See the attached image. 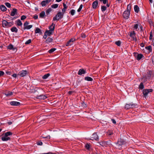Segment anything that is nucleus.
Instances as JSON below:
<instances>
[{
	"instance_id": "de8ad7c7",
	"label": "nucleus",
	"mask_w": 154,
	"mask_h": 154,
	"mask_svg": "<svg viewBox=\"0 0 154 154\" xmlns=\"http://www.w3.org/2000/svg\"><path fill=\"white\" fill-rule=\"evenodd\" d=\"M83 7V5L82 4H81L79 8L78 9L77 11L78 12H79L81 11L82 9V8Z\"/></svg>"
},
{
	"instance_id": "423d86ee",
	"label": "nucleus",
	"mask_w": 154,
	"mask_h": 154,
	"mask_svg": "<svg viewBox=\"0 0 154 154\" xmlns=\"http://www.w3.org/2000/svg\"><path fill=\"white\" fill-rule=\"evenodd\" d=\"M29 23L27 21H26L23 24L24 28L23 29L24 30L27 29H29L31 28L32 26V25H28Z\"/></svg>"
},
{
	"instance_id": "a19ab883",
	"label": "nucleus",
	"mask_w": 154,
	"mask_h": 154,
	"mask_svg": "<svg viewBox=\"0 0 154 154\" xmlns=\"http://www.w3.org/2000/svg\"><path fill=\"white\" fill-rule=\"evenodd\" d=\"M58 5L57 4H53L51 6V7L52 8H57L58 7Z\"/></svg>"
},
{
	"instance_id": "c85d7f7f",
	"label": "nucleus",
	"mask_w": 154,
	"mask_h": 154,
	"mask_svg": "<svg viewBox=\"0 0 154 154\" xmlns=\"http://www.w3.org/2000/svg\"><path fill=\"white\" fill-rule=\"evenodd\" d=\"M12 134H13L12 132L10 131H8L5 133V135L6 137H8L9 136L11 135Z\"/></svg>"
},
{
	"instance_id": "4c0bfd02",
	"label": "nucleus",
	"mask_w": 154,
	"mask_h": 154,
	"mask_svg": "<svg viewBox=\"0 0 154 154\" xmlns=\"http://www.w3.org/2000/svg\"><path fill=\"white\" fill-rule=\"evenodd\" d=\"M139 88L140 89H143L144 88V86L142 82H141L139 86Z\"/></svg>"
},
{
	"instance_id": "7c9ffc66",
	"label": "nucleus",
	"mask_w": 154,
	"mask_h": 154,
	"mask_svg": "<svg viewBox=\"0 0 154 154\" xmlns=\"http://www.w3.org/2000/svg\"><path fill=\"white\" fill-rule=\"evenodd\" d=\"M17 24L18 26H21L22 25V23L20 20H17L16 21Z\"/></svg>"
},
{
	"instance_id": "a211bd4d",
	"label": "nucleus",
	"mask_w": 154,
	"mask_h": 154,
	"mask_svg": "<svg viewBox=\"0 0 154 154\" xmlns=\"http://www.w3.org/2000/svg\"><path fill=\"white\" fill-rule=\"evenodd\" d=\"M135 35L136 33L134 31H133L132 32H130V37H131L132 38H133L134 37H135Z\"/></svg>"
},
{
	"instance_id": "4be33fe9",
	"label": "nucleus",
	"mask_w": 154,
	"mask_h": 154,
	"mask_svg": "<svg viewBox=\"0 0 154 154\" xmlns=\"http://www.w3.org/2000/svg\"><path fill=\"white\" fill-rule=\"evenodd\" d=\"M48 2H47V1L46 0L45 1H43L41 2V5L42 7H44L46 5L48 4Z\"/></svg>"
},
{
	"instance_id": "13d9d810",
	"label": "nucleus",
	"mask_w": 154,
	"mask_h": 154,
	"mask_svg": "<svg viewBox=\"0 0 154 154\" xmlns=\"http://www.w3.org/2000/svg\"><path fill=\"white\" fill-rule=\"evenodd\" d=\"M26 18V16H25L24 15H23L21 16V19L22 20H23L25 19Z\"/></svg>"
},
{
	"instance_id": "5fc2aeb1",
	"label": "nucleus",
	"mask_w": 154,
	"mask_h": 154,
	"mask_svg": "<svg viewBox=\"0 0 154 154\" xmlns=\"http://www.w3.org/2000/svg\"><path fill=\"white\" fill-rule=\"evenodd\" d=\"M138 54V53H137V52H134L133 53V54L134 55V56L137 59V54Z\"/></svg>"
},
{
	"instance_id": "0e129e2a",
	"label": "nucleus",
	"mask_w": 154,
	"mask_h": 154,
	"mask_svg": "<svg viewBox=\"0 0 154 154\" xmlns=\"http://www.w3.org/2000/svg\"><path fill=\"white\" fill-rule=\"evenodd\" d=\"M111 120H112V123L113 124H116V121H115V120L114 119H111Z\"/></svg>"
},
{
	"instance_id": "8fccbe9b",
	"label": "nucleus",
	"mask_w": 154,
	"mask_h": 154,
	"mask_svg": "<svg viewBox=\"0 0 154 154\" xmlns=\"http://www.w3.org/2000/svg\"><path fill=\"white\" fill-rule=\"evenodd\" d=\"M75 11L74 10L72 9L71 10L70 13L72 15H73L75 13Z\"/></svg>"
},
{
	"instance_id": "79ce46f5",
	"label": "nucleus",
	"mask_w": 154,
	"mask_h": 154,
	"mask_svg": "<svg viewBox=\"0 0 154 154\" xmlns=\"http://www.w3.org/2000/svg\"><path fill=\"white\" fill-rule=\"evenodd\" d=\"M52 9L51 8H49L46 11V13L47 15H48L50 12L51 11Z\"/></svg>"
},
{
	"instance_id": "f704fd0d",
	"label": "nucleus",
	"mask_w": 154,
	"mask_h": 154,
	"mask_svg": "<svg viewBox=\"0 0 154 154\" xmlns=\"http://www.w3.org/2000/svg\"><path fill=\"white\" fill-rule=\"evenodd\" d=\"M152 72L151 71H149L148 72V76L149 78H151L152 76Z\"/></svg>"
},
{
	"instance_id": "6ab92c4d",
	"label": "nucleus",
	"mask_w": 154,
	"mask_h": 154,
	"mask_svg": "<svg viewBox=\"0 0 154 154\" xmlns=\"http://www.w3.org/2000/svg\"><path fill=\"white\" fill-rule=\"evenodd\" d=\"M97 144V146H99V145H101L102 146H105V144L104 141L100 142H98Z\"/></svg>"
},
{
	"instance_id": "49530a36",
	"label": "nucleus",
	"mask_w": 154,
	"mask_h": 154,
	"mask_svg": "<svg viewBox=\"0 0 154 154\" xmlns=\"http://www.w3.org/2000/svg\"><path fill=\"white\" fill-rule=\"evenodd\" d=\"M6 6L8 8H10L11 6V4L8 2H6L5 3Z\"/></svg>"
},
{
	"instance_id": "69168bd1",
	"label": "nucleus",
	"mask_w": 154,
	"mask_h": 154,
	"mask_svg": "<svg viewBox=\"0 0 154 154\" xmlns=\"http://www.w3.org/2000/svg\"><path fill=\"white\" fill-rule=\"evenodd\" d=\"M33 18L35 19H37L38 18V16L35 15L34 16Z\"/></svg>"
},
{
	"instance_id": "09e8293b",
	"label": "nucleus",
	"mask_w": 154,
	"mask_h": 154,
	"mask_svg": "<svg viewBox=\"0 0 154 154\" xmlns=\"http://www.w3.org/2000/svg\"><path fill=\"white\" fill-rule=\"evenodd\" d=\"M100 2H103L104 4H105L108 2V0H100Z\"/></svg>"
},
{
	"instance_id": "58836bf2",
	"label": "nucleus",
	"mask_w": 154,
	"mask_h": 154,
	"mask_svg": "<svg viewBox=\"0 0 154 154\" xmlns=\"http://www.w3.org/2000/svg\"><path fill=\"white\" fill-rule=\"evenodd\" d=\"M107 8L105 6H101V11H102L103 12L104 11L106 10Z\"/></svg>"
},
{
	"instance_id": "0eeeda50",
	"label": "nucleus",
	"mask_w": 154,
	"mask_h": 154,
	"mask_svg": "<svg viewBox=\"0 0 154 154\" xmlns=\"http://www.w3.org/2000/svg\"><path fill=\"white\" fill-rule=\"evenodd\" d=\"M27 74V72L26 70H22L20 71L17 74V75H20L21 77H23L25 76Z\"/></svg>"
},
{
	"instance_id": "412c9836",
	"label": "nucleus",
	"mask_w": 154,
	"mask_h": 154,
	"mask_svg": "<svg viewBox=\"0 0 154 154\" xmlns=\"http://www.w3.org/2000/svg\"><path fill=\"white\" fill-rule=\"evenodd\" d=\"M131 7V4L128 5L127 6V10L126 11H128V12L130 13Z\"/></svg>"
},
{
	"instance_id": "603ef678",
	"label": "nucleus",
	"mask_w": 154,
	"mask_h": 154,
	"mask_svg": "<svg viewBox=\"0 0 154 154\" xmlns=\"http://www.w3.org/2000/svg\"><path fill=\"white\" fill-rule=\"evenodd\" d=\"M31 42V39H29L28 40H27V41H26V42H25V44H29V43H30Z\"/></svg>"
},
{
	"instance_id": "c03bdc74",
	"label": "nucleus",
	"mask_w": 154,
	"mask_h": 154,
	"mask_svg": "<svg viewBox=\"0 0 154 154\" xmlns=\"http://www.w3.org/2000/svg\"><path fill=\"white\" fill-rule=\"evenodd\" d=\"M55 25V24H54L53 23H52L51 25L49 27V28L50 29L49 30H51L52 29H53L52 28L53 27L54 28V29Z\"/></svg>"
},
{
	"instance_id": "4468645a",
	"label": "nucleus",
	"mask_w": 154,
	"mask_h": 154,
	"mask_svg": "<svg viewBox=\"0 0 154 154\" xmlns=\"http://www.w3.org/2000/svg\"><path fill=\"white\" fill-rule=\"evenodd\" d=\"M86 72L85 70L83 69H80L78 72V74L79 75H82V74H84Z\"/></svg>"
},
{
	"instance_id": "ddd939ff",
	"label": "nucleus",
	"mask_w": 154,
	"mask_h": 154,
	"mask_svg": "<svg viewBox=\"0 0 154 154\" xmlns=\"http://www.w3.org/2000/svg\"><path fill=\"white\" fill-rule=\"evenodd\" d=\"M36 98L38 99L44 100L47 98V97L45 95H41L39 96H37L36 97Z\"/></svg>"
},
{
	"instance_id": "3c124183",
	"label": "nucleus",
	"mask_w": 154,
	"mask_h": 154,
	"mask_svg": "<svg viewBox=\"0 0 154 154\" xmlns=\"http://www.w3.org/2000/svg\"><path fill=\"white\" fill-rule=\"evenodd\" d=\"M138 25L137 24H135L133 27L134 29H137L138 28Z\"/></svg>"
},
{
	"instance_id": "338daca9",
	"label": "nucleus",
	"mask_w": 154,
	"mask_h": 154,
	"mask_svg": "<svg viewBox=\"0 0 154 154\" xmlns=\"http://www.w3.org/2000/svg\"><path fill=\"white\" fill-rule=\"evenodd\" d=\"M140 46L142 47H144V44L143 43H142L140 44Z\"/></svg>"
},
{
	"instance_id": "f257e3e1",
	"label": "nucleus",
	"mask_w": 154,
	"mask_h": 154,
	"mask_svg": "<svg viewBox=\"0 0 154 154\" xmlns=\"http://www.w3.org/2000/svg\"><path fill=\"white\" fill-rule=\"evenodd\" d=\"M13 25V22H8L6 20H3L2 26L4 27L8 28L11 27Z\"/></svg>"
},
{
	"instance_id": "1a4fd4ad",
	"label": "nucleus",
	"mask_w": 154,
	"mask_h": 154,
	"mask_svg": "<svg viewBox=\"0 0 154 154\" xmlns=\"http://www.w3.org/2000/svg\"><path fill=\"white\" fill-rule=\"evenodd\" d=\"M75 40V38H72L70 39L66 44V46H68L71 45H72L73 42Z\"/></svg>"
},
{
	"instance_id": "6e6552de",
	"label": "nucleus",
	"mask_w": 154,
	"mask_h": 154,
	"mask_svg": "<svg viewBox=\"0 0 154 154\" xmlns=\"http://www.w3.org/2000/svg\"><path fill=\"white\" fill-rule=\"evenodd\" d=\"M130 13L128 11H125L122 15L123 17L126 19H128L129 17Z\"/></svg>"
},
{
	"instance_id": "72a5a7b5",
	"label": "nucleus",
	"mask_w": 154,
	"mask_h": 154,
	"mask_svg": "<svg viewBox=\"0 0 154 154\" xmlns=\"http://www.w3.org/2000/svg\"><path fill=\"white\" fill-rule=\"evenodd\" d=\"M50 75L49 73H47L44 75L42 77V78L44 79H46Z\"/></svg>"
},
{
	"instance_id": "c756f323",
	"label": "nucleus",
	"mask_w": 154,
	"mask_h": 154,
	"mask_svg": "<svg viewBox=\"0 0 154 154\" xmlns=\"http://www.w3.org/2000/svg\"><path fill=\"white\" fill-rule=\"evenodd\" d=\"M45 16V12L44 11H42L39 14V17L41 18H43Z\"/></svg>"
},
{
	"instance_id": "39448f33",
	"label": "nucleus",
	"mask_w": 154,
	"mask_h": 154,
	"mask_svg": "<svg viewBox=\"0 0 154 154\" xmlns=\"http://www.w3.org/2000/svg\"><path fill=\"white\" fill-rule=\"evenodd\" d=\"M152 91L153 90L152 89H143V97H146L149 93L152 92Z\"/></svg>"
},
{
	"instance_id": "cd10ccee",
	"label": "nucleus",
	"mask_w": 154,
	"mask_h": 154,
	"mask_svg": "<svg viewBox=\"0 0 154 154\" xmlns=\"http://www.w3.org/2000/svg\"><path fill=\"white\" fill-rule=\"evenodd\" d=\"M35 32L36 33H42L41 31L39 28H36L35 30Z\"/></svg>"
},
{
	"instance_id": "9b49d317",
	"label": "nucleus",
	"mask_w": 154,
	"mask_h": 154,
	"mask_svg": "<svg viewBox=\"0 0 154 154\" xmlns=\"http://www.w3.org/2000/svg\"><path fill=\"white\" fill-rule=\"evenodd\" d=\"M52 28L53 29L51 30H46L45 33L47 35L50 36L52 34V32H53L54 31V28L53 27Z\"/></svg>"
},
{
	"instance_id": "6e6d98bb",
	"label": "nucleus",
	"mask_w": 154,
	"mask_h": 154,
	"mask_svg": "<svg viewBox=\"0 0 154 154\" xmlns=\"http://www.w3.org/2000/svg\"><path fill=\"white\" fill-rule=\"evenodd\" d=\"M152 32L151 31L150 33V36L149 37V40H151L152 39Z\"/></svg>"
},
{
	"instance_id": "774afa93",
	"label": "nucleus",
	"mask_w": 154,
	"mask_h": 154,
	"mask_svg": "<svg viewBox=\"0 0 154 154\" xmlns=\"http://www.w3.org/2000/svg\"><path fill=\"white\" fill-rule=\"evenodd\" d=\"M12 76L14 78H16L17 77V75L16 74L14 73L12 75Z\"/></svg>"
},
{
	"instance_id": "ea45409f",
	"label": "nucleus",
	"mask_w": 154,
	"mask_h": 154,
	"mask_svg": "<svg viewBox=\"0 0 154 154\" xmlns=\"http://www.w3.org/2000/svg\"><path fill=\"white\" fill-rule=\"evenodd\" d=\"M115 43L117 46H120L121 45V42L120 41H118L116 42Z\"/></svg>"
},
{
	"instance_id": "37998d69",
	"label": "nucleus",
	"mask_w": 154,
	"mask_h": 154,
	"mask_svg": "<svg viewBox=\"0 0 154 154\" xmlns=\"http://www.w3.org/2000/svg\"><path fill=\"white\" fill-rule=\"evenodd\" d=\"M85 148L87 149H89L90 148V145L88 143H86L85 146Z\"/></svg>"
},
{
	"instance_id": "aec40b11",
	"label": "nucleus",
	"mask_w": 154,
	"mask_h": 154,
	"mask_svg": "<svg viewBox=\"0 0 154 154\" xmlns=\"http://www.w3.org/2000/svg\"><path fill=\"white\" fill-rule=\"evenodd\" d=\"M134 10L136 13H138L139 11V8L137 5H135L134 6Z\"/></svg>"
},
{
	"instance_id": "bf43d9fd",
	"label": "nucleus",
	"mask_w": 154,
	"mask_h": 154,
	"mask_svg": "<svg viewBox=\"0 0 154 154\" xmlns=\"http://www.w3.org/2000/svg\"><path fill=\"white\" fill-rule=\"evenodd\" d=\"M81 37L82 38H85L86 37V35L84 33H82L81 35Z\"/></svg>"
},
{
	"instance_id": "dca6fc26",
	"label": "nucleus",
	"mask_w": 154,
	"mask_h": 154,
	"mask_svg": "<svg viewBox=\"0 0 154 154\" xmlns=\"http://www.w3.org/2000/svg\"><path fill=\"white\" fill-rule=\"evenodd\" d=\"M17 13V9L15 8H13L12 11L11 12V16H14Z\"/></svg>"
},
{
	"instance_id": "20e7f679",
	"label": "nucleus",
	"mask_w": 154,
	"mask_h": 154,
	"mask_svg": "<svg viewBox=\"0 0 154 154\" xmlns=\"http://www.w3.org/2000/svg\"><path fill=\"white\" fill-rule=\"evenodd\" d=\"M63 14L60 12H59L56 15V16L54 17L53 18V20H58L59 19H61L63 17Z\"/></svg>"
},
{
	"instance_id": "f8f14e48",
	"label": "nucleus",
	"mask_w": 154,
	"mask_h": 154,
	"mask_svg": "<svg viewBox=\"0 0 154 154\" xmlns=\"http://www.w3.org/2000/svg\"><path fill=\"white\" fill-rule=\"evenodd\" d=\"M13 93L9 91H6L4 93L7 97H9L13 95Z\"/></svg>"
},
{
	"instance_id": "f03ea898",
	"label": "nucleus",
	"mask_w": 154,
	"mask_h": 154,
	"mask_svg": "<svg viewBox=\"0 0 154 154\" xmlns=\"http://www.w3.org/2000/svg\"><path fill=\"white\" fill-rule=\"evenodd\" d=\"M137 105L135 103H126L125 106V108L126 109H133L137 107Z\"/></svg>"
},
{
	"instance_id": "a878e982",
	"label": "nucleus",
	"mask_w": 154,
	"mask_h": 154,
	"mask_svg": "<svg viewBox=\"0 0 154 154\" xmlns=\"http://www.w3.org/2000/svg\"><path fill=\"white\" fill-rule=\"evenodd\" d=\"M53 39L50 37L46 39L45 42L46 43H48L51 42H52Z\"/></svg>"
},
{
	"instance_id": "a18cd8bd",
	"label": "nucleus",
	"mask_w": 154,
	"mask_h": 154,
	"mask_svg": "<svg viewBox=\"0 0 154 154\" xmlns=\"http://www.w3.org/2000/svg\"><path fill=\"white\" fill-rule=\"evenodd\" d=\"M56 49V48H52V49H51L48 52H49V53H52Z\"/></svg>"
},
{
	"instance_id": "4d7b16f0",
	"label": "nucleus",
	"mask_w": 154,
	"mask_h": 154,
	"mask_svg": "<svg viewBox=\"0 0 154 154\" xmlns=\"http://www.w3.org/2000/svg\"><path fill=\"white\" fill-rule=\"evenodd\" d=\"M105 146H106L107 145H110V141H105Z\"/></svg>"
},
{
	"instance_id": "052dcab7",
	"label": "nucleus",
	"mask_w": 154,
	"mask_h": 154,
	"mask_svg": "<svg viewBox=\"0 0 154 154\" xmlns=\"http://www.w3.org/2000/svg\"><path fill=\"white\" fill-rule=\"evenodd\" d=\"M42 137L43 138H46L47 139H49L50 138V136L48 135L46 137Z\"/></svg>"
},
{
	"instance_id": "e433bc0d",
	"label": "nucleus",
	"mask_w": 154,
	"mask_h": 154,
	"mask_svg": "<svg viewBox=\"0 0 154 154\" xmlns=\"http://www.w3.org/2000/svg\"><path fill=\"white\" fill-rule=\"evenodd\" d=\"M92 7L94 9L96 8V0L94 1L93 3Z\"/></svg>"
},
{
	"instance_id": "393cba45",
	"label": "nucleus",
	"mask_w": 154,
	"mask_h": 154,
	"mask_svg": "<svg viewBox=\"0 0 154 154\" xmlns=\"http://www.w3.org/2000/svg\"><path fill=\"white\" fill-rule=\"evenodd\" d=\"M145 48L149 51V52H151L152 51V46L151 45H149L145 47Z\"/></svg>"
},
{
	"instance_id": "5701e85b",
	"label": "nucleus",
	"mask_w": 154,
	"mask_h": 154,
	"mask_svg": "<svg viewBox=\"0 0 154 154\" xmlns=\"http://www.w3.org/2000/svg\"><path fill=\"white\" fill-rule=\"evenodd\" d=\"M144 56L143 55L141 54H137V60H139L142 59Z\"/></svg>"
},
{
	"instance_id": "2f4dec72",
	"label": "nucleus",
	"mask_w": 154,
	"mask_h": 154,
	"mask_svg": "<svg viewBox=\"0 0 154 154\" xmlns=\"http://www.w3.org/2000/svg\"><path fill=\"white\" fill-rule=\"evenodd\" d=\"M8 48L10 50L12 49L13 50L15 49V48H14L13 46L11 44L10 45L8 46Z\"/></svg>"
},
{
	"instance_id": "680f3d73",
	"label": "nucleus",
	"mask_w": 154,
	"mask_h": 154,
	"mask_svg": "<svg viewBox=\"0 0 154 154\" xmlns=\"http://www.w3.org/2000/svg\"><path fill=\"white\" fill-rule=\"evenodd\" d=\"M4 74V72L2 71H0V77L2 76Z\"/></svg>"
},
{
	"instance_id": "9d476101",
	"label": "nucleus",
	"mask_w": 154,
	"mask_h": 154,
	"mask_svg": "<svg viewBox=\"0 0 154 154\" xmlns=\"http://www.w3.org/2000/svg\"><path fill=\"white\" fill-rule=\"evenodd\" d=\"M10 104L13 106H18L20 105V103L18 102L12 101L10 102Z\"/></svg>"
},
{
	"instance_id": "e2e57ef3",
	"label": "nucleus",
	"mask_w": 154,
	"mask_h": 154,
	"mask_svg": "<svg viewBox=\"0 0 154 154\" xmlns=\"http://www.w3.org/2000/svg\"><path fill=\"white\" fill-rule=\"evenodd\" d=\"M63 8L66 9L67 8V7L66 6V5L64 3H63Z\"/></svg>"
},
{
	"instance_id": "2eb2a0df",
	"label": "nucleus",
	"mask_w": 154,
	"mask_h": 154,
	"mask_svg": "<svg viewBox=\"0 0 154 154\" xmlns=\"http://www.w3.org/2000/svg\"><path fill=\"white\" fill-rule=\"evenodd\" d=\"M10 138L9 137H6L5 135L2 138V140L3 141H7L10 140Z\"/></svg>"
},
{
	"instance_id": "864d4df0",
	"label": "nucleus",
	"mask_w": 154,
	"mask_h": 154,
	"mask_svg": "<svg viewBox=\"0 0 154 154\" xmlns=\"http://www.w3.org/2000/svg\"><path fill=\"white\" fill-rule=\"evenodd\" d=\"M42 143L41 141H39L37 142V144L38 145L41 146L42 145Z\"/></svg>"
},
{
	"instance_id": "473e14b6",
	"label": "nucleus",
	"mask_w": 154,
	"mask_h": 154,
	"mask_svg": "<svg viewBox=\"0 0 154 154\" xmlns=\"http://www.w3.org/2000/svg\"><path fill=\"white\" fill-rule=\"evenodd\" d=\"M85 79L86 80L90 81H91L93 80V79L89 77H85Z\"/></svg>"
},
{
	"instance_id": "c9c22d12",
	"label": "nucleus",
	"mask_w": 154,
	"mask_h": 154,
	"mask_svg": "<svg viewBox=\"0 0 154 154\" xmlns=\"http://www.w3.org/2000/svg\"><path fill=\"white\" fill-rule=\"evenodd\" d=\"M96 134L95 133L92 136V137H91V140H96Z\"/></svg>"
},
{
	"instance_id": "bb28decb",
	"label": "nucleus",
	"mask_w": 154,
	"mask_h": 154,
	"mask_svg": "<svg viewBox=\"0 0 154 154\" xmlns=\"http://www.w3.org/2000/svg\"><path fill=\"white\" fill-rule=\"evenodd\" d=\"M11 30L12 32H17V29L15 27H13L11 29Z\"/></svg>"
},
{
	"instance_id": "7ed1b4c3",
	"label": "nucleus",
	"mask_w": 154,
	"mask_h": 154,
	"mask_svg": "<svg viewBox=\"0 0 154 154\" xmlns=\"http://www.w3.org/2000/svg\"><path fill=\"white\" fill-rule=\"evenodd\" d=\"M125 140L122 138H120L119 140H118L117 142L115 143L116 145H118L119 146H121L122 145L125 144L127 143Z\"/></svg>"
},
{
	"instance_id": "b1692460",
	"label": "nucleus",
	"mask_w": 154,
	"mask_h": 154,
	"mask_svg": "<svg viewBox=\"0 0 154 154\" xmlns=\"http://www.w3.org/2000/svg\"><path fill=\"white\" fill-rule=\"evenodd\" d=\"M0 8L1 10L3 11H6L7 10V8L6 7L3 5H1Z\"/></svg>"
},
{
	"instance_id": "f3484780",
	"label": "nucleus",
	"mask_w": 154,
	"mask_h": 154,
	"mask_svg": "<svg viewBox=\"0 0 154 154\" xmlns=\"http://www.w3.org/2000/svg\"><path fill=\"white\" fill-rule=\"evenodd\" d=\"M113 134V133L112 131L109 130L106 132V135L107 136H110L111 135H112Z\"/></svg>"
}]
</instances>
